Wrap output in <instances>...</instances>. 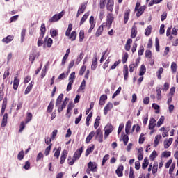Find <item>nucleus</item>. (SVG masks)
Listing matches in <instances>:
<instances>
[{
	"instance_id": "nucleus-1",
	"label": "nucleus",
	"mask_w": 178,
	"mask_h": 178,
	"mask_svg": "<svg viewBox=\"0 0 178 178\" xmlns=\"http://www.w3.org/2000/svg\"><path fill=\"white\" fill-rule=\"evenodd\" d=\"M81 154H83V147L78 149L74 152V156H73L74 159L72 160V161L69 162V165L70 166H72V165H74V163L76 162V161L80 159V157L81 156Z\"/></svg>"
},
{
	"instance_id": "nucleus-2",
	"label": "nucleus",
	"mask_w": 178,
	"mask_h": 178,
	"mask_svg": "<svg viewBox=\"0 0 178 178\" xmlns=\"http://www.w3.org/2000/svg\"><path fill=\"white\" fill-rule=\"evenodd\" d=\"M147 9V7L145 6H142L141 3H136V6H135V12H136V16L137 17H140L143 13H144V10Z\"/></svg>"
},
{
	"instance_id": "nucleus-3",
	"label": "nucleus",
	"mask_w": 178,
	"mask_h": 178,
	"mask_svg": "<svg viewBox=\"0 0 178 178\" xmlns=\"http://www.w3.org/2000/svg\"><path fill=\"white\" fill-rule=\"evenodd\" d=\"M40 35L38 41V47H41V45H42V40L44 38V35H45V31H47V29L45 28V24H42L40 27Z\"/></svg>"
},
{
	"instance_id": "nucleus-4",
	"label": "nucleus",
	"mask_w": 178,
	"mask_h": 178,
	"mask_svg": "<svg viewBox=\"0 0 178 178\" xmlns=\"http://www.w3.org/2000/svg\"><path fill=\"white\" fill-rule=\"evenodd\" d=\"M97 170H98L97 168V163L90 161L88 163V169L86 170L87 175H90L91 172H95Z\"/></svg>"
},
{
	"instance_id": "nucleus-5",
	"label": "nucleus",
	"mask_w": 178,
	"mask_h": 178,
	"mask_svg": "<svg viewBox=\"0 0 178 178\" xmlns=\"http://www.w3.org/2000/svg\"><path fill=\"white\" fill-rule=\"evenodd\" d=\"M112 131H113V126H112V124H108L105 126V128H104V139L105 140L108 138V136H109V134H111Z\"/></svg>"
},
{
	"instance_id": "nucleus-6",
	"label": "nucleus",
	"mask_w": 178,
	"mask_h": 178,
	"mask_svg": "<svg viewBox=\"0 0 178 178\" xmlns=\"http://www.w3.org/2000/svg\"><path fill=\"white\" fill-rule=\"evenodd\" d=\"M63 15H65L63 11L60 12L59 14L54 15L51 18L49 19V23H54V22H58V20H60V19H62L63 17Z\"/></svg>"
},
{
	"instance_id": "nucleus-7",
	"label": "nucleus",
	"mask_w": 178,
	"mask_h": 178,
	"mask_svg": "<svg viewBox=\"0 0 178 178\" xmlns=\"http://www.w3.org/2000/svg\"><path fill=\"white\" fill-rule=\"evenodd\" d=\"M113 14L108 13L107 15L106 23H104L107 27H111L112 26V23H113Z\"/></svg>"
},
{
	"instance_id": "nucleus-8",
	"label": "nucleus",
	"mask_w": 178,
	"mask_h": 178,
	"mask_svg": "<svg viewBox=\"0 0 178 178\" xmlns=\"http://www.w3.org/2000/svg\"><path fill=\"white\" fill-rule=\"evenodd\" d=\"M96 140H97V141L99 143H103L104 141V135L102 134V131H101V129H98L96 131V136H95Z\"/></svg>"
},
{
	"instance_id": "nucleus-9",
	"label": "nucleus",
	"mask_w": 178,
	"mask_h": 178,
	"mask_svg": "<svg viewBox=\"0 0 178 178\" xmlns=\"http://www.w3.org/2000/svg\"><path fill=\"white\" fill-rule=\"evenodd\" d=\"M86 8H87V3H82L78 10L76 17H79V16H80L81 13H84V10H86Z\"/></svg>"
},
{
	"instance_id": "nucleus-10",
	"label": "nucleus",
	"mask_w": 178,
	"mask_h": 178,
	"mask_svg": "<svg viewBox=\"0 0 178 178\" xmlns=\"http://www.w3.org/2000/svg\"><path fill=\"white\" fill-rule=\"evenodd\" d=\"M67 101H69V98L66 97L65 100L63 102L62 105L60 106H60H58V113H60V112H62V111H63V109L66 108V105H67Z\"/></svg>"
},
{
	"instance_id": "nucleus-11",
	"label": "nucleus",
	"mask_w": 178,
	"mask_h": 178,
	"mask_svg": "<svg viewBox=\"0 0 178 178\" xmlns=\"http://www.w3.org/2000/svg\"><path fill=\"white\" fill-rule=\"evenodd\" d=\"M106 26V24H105V23H103L97 30L95 35L96 37H99V35H101V34H102L103 31H104V28Z\"/></svg>"
},
{
	"instance_id": "nucleus-12",
	"label": "nucleus",
	"mask_w": 178,
	"mask_h": 178,
	"mask_svg": "<svg viewBox=\"0 0 178 178\" xmlns=\"http://www.w3.org/2000/svg\"><path fill=\"white\" fill-rule=\"evenodd\" d=\"M112 108H113V104L111 102H108L104 107V114L108 115V112H109V111H111Z\"/></svg>"
},
{
	"instance_id": "nucleus-13",
	"label": "nucleus",
	"mask_w": 178,
	"mask_h": 178,
	"mask_svg": "<svg viewBox=\"0 0 178 178\" xmlns=\"http://www.w3.org/2000/svg\"><path fill=\"white\" fill-rule=\"evenodd\" d=\"M155 126H156V120L154 118H150L149 124V129L154 130V129L155 128Z\"/></svg>"
},
{
	"instance_id": "nucleus-14",
	"label": "nucleus",
	"mask_w": 178,
	"mask_h": 178,
	"mask_svg": "<svg viewBox=\"0 0 178 178\" xmlns=\"http://www.w3.org/2000/svg\"><path fill=\"white\" fill-rule=\"evenodd\" d=\"M67 157V150H63L61 156H60V164L63 165L65 163V161H66V158Z\"/></svg>"
},
{
	"instance_id": "nucleus-15",
	"label": "nucleus",
	"mask_w": 178,
	"mask_h": 178,
	"mask_svg": "<svg viewBox=\"0 0 178 178\" xmlns=\"http://www.w3.org/2000/svg\"><path fill=\"white\" fill-rule=\"evenodd\" d=\"M19 83H20V80L17 76H15L13 80V90H17L18 88Z\"/></svg>"
},
{
	"instance_id": "nucleus-16",
	"label": "nucleus",
	"mask_w": 178,
	"mask_h": 178,
	"mask_svg": "<svg viewBox=\"0 0 178 178\" xmlns=\"http://www.w3.org/2000/svg\"><path fill=\"white\" fill-rule=\"evenodd\" d=\"M123 74L124 80H127L129 79V67L127 65H124L123 67Z\"/></svg>"
},
{
	"instance_id": "nucleus-17",
	"label": "nucleus",
	"mask_w": 178,
	"mask_h": 178,
	"mask_svg": "<svg viewBox=\"0 0 178 178\" xmlns=\"http://www.w3.org/2000/svg\"><path fill=\"white\" fill-rule=\"evenodd\" d=\"M172 143H173V138H170L168 140H165L164 141V148L168 149L172 145Z\"/></svg>"
},
{
	"instance_id": "nucleus-18",
	"label": "nucleus",
	"mask_w": 178,
	"mask_h": 178,
	"mask_svg": "<svg viewBox=\"0 0 178 178\" xmlns=\"http://www.w3.org/2000/svg\"><path fill=\"white\" fill-rule=\"evenodd\" d=\"M113 0H108L107 2L106 8L107 10H109V12L113 11Z\"/></svg>"
},
{
	"instance_id": "nucleus-19",
	"label": "nucleus",
	"mask_w": 178,
	"mask_h": 178,
	"mask_svg": "<svg viewBox=\"0 0 178 178\" xmlns=\"http://www.w3.org/2000/svg\"><path fill=\"white\" fill-rule=\"evenodd\" d=\"M143 158H144V150L143 147H140L138 150V161H143Z\"/></svg>"
},
{
	"instance_id": "nucleus-20",
	"label": "nucleus",
	"mask_w": 178,
	"mask_h": 178,
	"mask_svg": "<svg viewBox=\"0 0 178 178\" xmlns=\"http://www.w3.org/2000/svg\"><path fill=\"white\" fill-rule=\"evenodd\" d=\"M115 173L118 177H122L123 176V165H120L116 170Z\"/></svg>"
},
{
	"instance_id": "nucleus-21",
	"label": "nucleus",
	"mask_w": 178,
	"mask_h": 178,
	"mask_svg": "<svg viewBox=\"0 0 178 178\" xmlns=\"http://www.w3.org/2000/svg\"><path fill=\"white\" fill-rule=\"evenodd\" d=\"M94 136H95V132H94V131H91L86 139V144H88V143H90L92 140Z\"/></svg>"
},
{
	"instance_id": "nucleus-22",
	"label": "nucleus",
	"mask_w": 178,
	"mask_h": 178,
	"mask_svg": "<svg viewBox=\"0 0 178 178\" xmlns=\"http://www.w3.org/2000/svg\"><path fill=\"white\" fill-rule=\"evenodd\" d=\"M6 124H8V113H6L2 119L1 127H5Z\"/></svg>"
},
{
	"instance_id": "nucleus-23",
	"label": "nucleus",
	"mask_w": 178,
	"mask_h": 178,
	"mask_svg": "<svg viewBox=\"0 0 178 178\" xmlns=\"http://www.w3.org/2000/svg\"><path fill=\"white\" fill-rule=\"evenodd\" d=\"M129 16H130V9L127 10L124 13V24H126V23H127V22H129Z\"/></svg>"
},
{
	"instance_id": "nucleus-24",
	"label": "nucleus",
	"mask_w": 178,
	"mask_h": 178,
	"mask_svg": "<svg viewBox=\"0 0 178 178\" xmlns=\"http://www.w3.org/2000/svg\"><path fill=\"white\" fill-rule=\"evenodd\" d=\"M13 35H8L6 38H4L2 40V42H4L5 44H9V42H10V41H13Z\"/></svg>"
},
{
	"instance_id": "nucleus-25",
	"label": "nucleus",
	"mask_w": 178,
	"mask_h": 178,
	"mask_svg": "<svg viewBox=\"0 0 178 178\" xmlns=\"http://www.w3.org/2000/svg\"><path fill=\"white\" fill-rule=\"evenodd\" d=\"M98 59H97V57H95L92 60V65H91V69L92 70H95L97 69V66H98Z\"/></svg>"
},
{
	"instance_id": "nucleus-26",
	"label": "nucleus",
	"mask_w": 178,
	"mask_h": 178,
	"mask_svg": "<svg viewBox=\"0 0 178 178\" xmlns=\"http://www.w3.org/2000/svg\"><path fill=\"white\" fill-rule=\"evenodd\" d=\"M130 129H131V122L127 121L125 127V133L127 134H130Z\"/></svg>"
},
{
	"instance_id": "nucleus-27",
	"label": "nucleus",
	"mask_w": 178,
	"mask_h": 178,
	"mask_svg": "<svg viewBox=\"0 0 178 178\" xmlns=\"http://www.w3.org/2000/svg\"><path fill=\"white\" fill-rule=\"evenodd\" d=\"M137 66H138V63L136 61V63H133L129 65V72L130 73H133L135 69H137Z\"/></svg>"
},
{
	"instance_id": "nucleus-28",
	"label": "nucleus",
	"mask_w": 178,
	"mask_h": 178,
	"mask_svg": "<svg viewBox=\"0 0 178 178\" xmlns=\"http://www.w3.org/2000/svg\"><path fill=\"white\" fill-rule=\"evenodd\" d=\"M162 138V136L156 135L154 138V147H158V144H159V140Z\"/></svg>"
},
{
	"instance_id": "nucleus-29",
	"label": "nucleus",
	"mask_w": 178,
	"mask_h": 178,
	"mask_svg": "<svg viewBox=\"0 0 178 178\" xmlns=\"http://www.w3.org/2000/svg\"><path fill=\"white\" fill-rule=\"evenodd\" d=\"M100 120H101V116L98 115L96 118L95 121V124H94L95 129H98V127H99V123H101Z\"/></svg>"
},
{
	"instance_id": "nucleus-30",
	"label": "nucleus",
	"mask_w": 178,
	"mask_h": 178,
	"mask_svg": "<svg viewBox=\"0 0 178 178\" xmlns=\"http://www.w3.org/2000/svg\"><path fill=\"white\" fill-rule=\"evenodd\" d=\"M136 35H137V27L134 26L131 29V38H136Z\"/></svg>"
},
{
	"instance_id": "nucleus-31",
	"label": "nucleus",
	"mask_w": 178,
	"mask_h": 178,
	"mask_svg": "<svg viewBox=\"0 0 178 178\" xmlns=\"http://www.w3.org/2000/svg\"><path fill=\"white\" fill-rule=\"evenodd\" d=\"M145 72H147V68L145 67V65H144V64H143L140 66L139 76H144V74H145Z\"/></svg>"
},
{
	"instance_id": "nucleus-32",
	"label": "nucleus",
	"mask_w": 178,
	"mask_h": 178,
	"mask_svg": "<svg viewBox=\"0 0 178 178\" xmlns=\"http://www.w3.org/2000/svg\"><path fill=\"white\" fill-rule=\"evenodd\" d=\"M62 99H63V94H60L56 99V106H59L62 104Z\"/></svg>"
},
{
	"instance_id": "nucleus-33",
	"label": "nucleus",
	"mask_w": 178,
	"mask_h": 178,
	"mask_svg": "<svg viewBox=\"0 0 178 178\" xmlns=\"http://www.w3.org/2000/svg\"><path fill=\"white\" fill-rule=\"evenodd\" d=\"M54 110V101L51 100L48 107H47V112L48 113H51L52 112V111Z\"/></svg>"
},
{
	"instance_id": "nucleus-34",
	"label": "nucleus",
	"mask_w": 178,
	"mask_h": 178,
	"mask_svg": "<svg viewBox=\"0 0 178 178\" xmlns=\"http://www.w3.org/2000/svg\"><path fill=\"white\" fill-rule=\"evenodd\" d=\"M88 16H90V13H86L84 14V15L82 17L81 22H80V26H81L82 24H84V22H86V20H87V18L88 17Z\"/></svg>"
},
{
	"instance_id": "nucleus-35",
	"label": "nucleus",
	"mask_w": 178,
	"mask_h": 178,
	"mask_svg": "<svg viewBox=\"0 0 178 178\" xmlns=\"http://www.w3.org/2000/svg\"><path fill=\"white\" fill-rule=\"evenodd\" d=\"M165 122V116H161L159 121L157 122L156 126L158 127H161V126H162V124H163V122Z\"/></svg>"
},
{
	"instance_id": "nucleus-36",
	"label": "nucleus",
	"mask_w": 178,
	"mask_h": 178,
	"mask_svg": "<svg viewBox=\"0 0 178 178\" xmlns=\"http://www.w3.org/2000/svg\"><path fill=\"white\" fill-rule=\"evenodd\" d=\"M152 30V26L151 25L148 26L145 29V35L148 37L151 35V31Z\"/></svg>"
},
{
	"instance_id": "nucleus-37",
	"label": "nucleus",
	"mask_w": 178,
	"mask_h": 178,
	"mask_svg": "<svg viewBox=\"0 0 178 178\" xmlns=\"http://www.w3.org/2000/svg\"><path fill=\"white\" fill-rule=\"evenodd\" d=\"M69 37L71 41H74L76 40V38L77 37V33H76V31H72Z\"/></svg>"
},
{
	"instance_id": "nucleus-38",
	"label": "nucleus",
	"mask_w": 178,
	"mask_h": 178,
	"mask_svg": "<svg viewBox=\"0 0 178 178\" xmlns=\"http://www.w3.org/2000/svg\"><path fill=\"white\" fill-rule=\"evenodd\" d=\"M149 164V162H148V159L145 158L144 161L142 164V169H147Z\"/></svg>"
},
{
	"instance_id": "nucleus-39",
	"label": "nucleus",
	"mask_w": 178,
	"mask_h": 178,
	"mask_svg": "<svg viewBox=\"0 0 178 178\" xmlns=\"http://www.w3.org/2000/svg\"><path fill=\"white\" fill-rule=\"evenodd\" d=\"M171 70L172 73H176V72H177V65H176V63L175 62L172 63Z\"/></svg>"
},
{
	"instance_id": "nucleus-40",
	"label": "nucleus",
	"mask_w": 178,
	"mask_h": 178,
	"mask_svg": "<svg viewBox=\"0 0 178 178\" xmlns=\"http://www.w3.org/2000/svg\"><path fill=\"white\" fill-rule=\"evenodd\" d=\"M93 151H94V145L86 149V153H85V156H88V155H90V154H91Z\"/></svg>"
},
{
	"instance_id": "nucleus-41",
	"label": "nucleus",
	"mask_w": 178,
	"mask_h": 178,
	"mask_svg": "<svg viewBox=\"0 0 178 178\" xmlns=\"http://www.w3.org/2000/svg\"><path fill=\"white\" fill-rule=\"evenodd\" d=\"M32 119H33V114H31V113H27L26 119L25 120L26 124H27V123H29V122H30Z\"/></svg>"
},
{
	"instance_id": "nucleus-42",
	"label": "nucleus",
	"mask_w": 178,
	"mask_h": 178,
	"mask_svg": "<svg viewBox=\"0 0 178 178\" xmlns=\"http://www.w3.org/2000/svg\"><path fill=\"white\" fill-rule=\"evenodd\" d=\"M73 104H69L68 106H67V116L68 118H70V114H69L70 112H71L72 109H73Z\"/></svg>"
},
{
	"instance_id": "nucleus-43",
	"label": "nucleus",
	"mask_w": 178,
	"mask_h": 178,
	"mask_svg": "<svg viewBox=\"0 0 178 178\" xmlns=\"http://www.w3.org/2000/svg\"><path fill=\"white\" fill-rule=\"evenodd\" d=\"M60 151H62V147H59L54 153V156L57 158V159H59V156L60 155Z\"/></svg>"
},
{
	"instance_id": "nucleus-44",
	"label": "nucleus",
	"mask_w": 178,
	"mask_h": 178,
	"mask_svg": "<svg viewBox=\"0 0 178 178\" xmlns=\"http://www.w3.org/2000/svg\"><path fill=\"white\" fill-rule=\"evenodd\" d=\"M83 40H84V31L81 30L79 32V42H83Z\"/></svg>"
},
{
	"instance_id": "nucleus-45",
	"label": "nucleus",
	"mask_w": 178,
	"mask_h": 178,
	"mask_svg": "<svg viewBox=\"0 0 178 178\" xmlns=\"http://www.w3.org/2000/svg\"><path fill=\"white\" fill-rule=\"evenodd\" d=\"M162 73H163V68L161 67L159 69L158 72H157V78L159 79V80H161V74Z\"/></svg>"
},
{
	"instance_id": "nucleus-46",
	"label": "nucleus",
	"mask_w": 178,
	"mask_h": 178,
	"mask_svg": "<svg viewBox=\"0 0 178 178\" xmlns=\"http://www.w3.org/2000/svg\"><path fill=\"white\" fill-rule=\"evenodd\" d=\"M120 91H122V87L120 86L113 95L112 98H115L117 95H119V94H120Z\"/></svg>"
},
{
	"instance_id": "nucleus-47",
	"label": "nucleus",
	"mask_w": 178,
	"mask_h": 178,
	"mask_svg": "<svg viewBox=\"0 0 178 178\" xmlns=\"http://www.w3.org/2000/svg\"><path fill=\"white\" fill-rule=\"evenodd\" d=\"M25 127H26V122L24 123V121H22L19 126V133H22V131H23V130H24Z\"/></svg>"
},
{
	"instance_id": "nucleus-48",
	"label": "nucleus",
	"mask_w": 178,
	"mask_h": 178,
	"mask_svg": "<svg viewBox=\"0 0 178 178\" xmlns=\"http://www.w3.org/2000/svg\"><path fill=\"white\" fill-rule=\"evenodd\" d=\"M74 79H76V72H74L71 73V74L70 75L69 81H73V83H74Z\"/></svg>"
},
{
	"instance_id": "nucleus-49",
	"label": "nucleus",
	"mask_w": 178,
	"mask_h": 178,
	"mask_svg": "<svg viewBox=\"0 0 178 178\" xmlns=\"http://www.w3.org/2000/svg\"><path fill=\"white\" fill-rule=\"evenodd\" d=\"M24 158V152L22 150L17 155V159L19 161H22Z\"/></svg>"
},
{
	"instance_id": "nucleus-50",
	"label": "nucleus",
	"mask_w": 178,
	"mask_h": 178,
	"mask_svg": "<svg viewBox=\"0 0 178 178\" xmlns=\"http://www.w3.org/2000/svg\"><path fill=\"white\" fill-rule=\"evenodd\" d=\"M122 141L124 143V145H127V143H129V136L127 135H124Z\"/></svg>"
},
{
	"instance_id": "nucleus-51",
	"label": "nucleus",
	"mask_w": 178,
	"mask_h": 178,
	"mask_svg": "<svg viewBox=\"0 0 178 178\" xmlns=\"http://www.w3.org/2000/svg\"><path fill=\"white\" fill-rule=\"evenodd\" d=\"M163 0H151L149 6H152L154 5V3H160V2H162Z\"/></svg>"
},
{
	"instance_id": "nucleus-52",
	"label": "nucleus",
	"mask_w": 178,
	"mask_h": 178,
	"mask_svg": "<svg viewBox=\"0 0 178 178\" xmlns=\"http://www.w3.org/2000/svg\"><path fill=\"white\" fill-rule=\"evenodd\" d=\"M108 159H109V154H106L103 158L102 166H104V165H105V163H106V161H108Z\"/></svg>"
},
{
	"instance_id": "nucleus-53",
	"label": "nucleus",
	"mask_w": 178,
	"mask_h": 178,
	"mask_svg": "<svg viewBox=\"0 0 178 178\" xmlns=\"http://www.w3.org/2000/svg\"><path fill=\"white\" fill-rule=\"evenodd\" d=\"M155 45H156V51L157 52H159V39H158V38H156L155 39Z\"/></svg>"
},
{
	"instance_id": "nucleus-54",
	"label": "nucleus",
	"mask_w": 178,
	"mask_h": 178,
	"mask_svg": "<svg viewBox=\"0 0 178 178\" xmlns=\"http://www.w3.org/2000/svg\"><path fill=\"white\" fill-rule=\"evenodd\" d=\"M145 55L146 58L151 59V58L152 56V53L150 51V50H146Z\"/></svg>"
},
{
	"instance_id": "nucleus-55",
	"label": "nucleus",
	"mask_w": 178,
	"mask_h": 178,
	"mask_svg": "<svg viewBox=\"0 0 178 178\" xmlns=\"http://www.w3.org/2000/svg\"><path fill=\"white\" fill-rule=\"evenodd\" d=\"M86 65H83L79 70V76H83L84 74V72H86Z\"/></svg>"
},
{
	"instance_id": "nucleus-56",
	"label": "nucleus",
	"mask_w": 178,
	"mask_h": 178,
	"mask_svg": "<svg viewBox=\"0 0 178 178\" xmlns=\"http://www.w3.org/2000/svg\"><path fill=\"white\" fill-rule=\"evenodd\" d=\"M24 37H26V29H23L21 32V42L24 41Z\"/></svg>"
},
{
	"instance_id": "nucleus-57",
	"label": "nucleus",
	"mask_w": 178,
	"mask_h": 178,
	"mask_svg": "<svg viewBox=\"0 0 178 178\" xmlns=\"http://www.w3.org/2000/svg\"><path fill=\"white\" fill-rule=\"evenodd\" d=\"M50 34H51V37H56L58 35V31H56L55 29H51Z\"/></svg>"
},
{
	"instance_id": "nucleus-58",
	"label": "nucleus",
	"mask_w": 178,
	"mask_h": 178,
	"mask_svg": "<svg viewBox=\"0 0 178 178\" xmlns=\"http://www.w3.org/2000/svg\"><path fill=\"white\" fill-rule=\"evenodd\" d=\"M52 147V144H50L45 149L44 154L46 156L49 155V152L51 151V147Z\"/></svg>"
},
{
	"instance_id": "nucleus-59",
	"label": "nucleus",
	"mask_w": 178,
	"mask_h": 178,
	"mask_svg": "<svg viewBox=\"0 0 178 178\" xmlns=\"http://www.w3.org/2000/svg\"><path fill=\"white\" fill-rule=\"evenodd\" d=\"M145 141V137H144V134H141L139 138V144H143Z\"/></svg>"
},
{
	"instance_id": "nucleus-60",
	"label": "nucleus",
	"mask_w": 178,
	"mask_h": 178,
	"mask_svg": "<svg viewBox=\"0 0 178 178\" xmlns=\"http://www.w3.org/2000/svg\"><path fill=\"white\" fill-rule=\"evenodd\" d=\"M152 108H154V109L156 110V113H159V108H160V107H159V105H158V104L154 103V104H152Z\"/></svg>"
},
{
	"instance_id": "nucleus-61",
	"label": "nucleus",
	"mask_w": 178,
	"mask_h": 178,
	"mask_svg": "<svg viewBox=\"0 0 178 178\" xmlns=\"http://www.w3.org/2000/svg\"><path fill=\"white\" fill-rule=\"evenodd\" d=\"M162 91H161V88L156 89L157 93V99H161L162 98V95H161Z\"/></svg>"
},
{
	"instance_id": "nucleus-62",
	"label": "nucleus",
	"mask_w": 178,
	"mask_h": 178,
	"mask_svg": "<svg viewBox=\"0 0 178 178\" xmlns=\"http://www.w3.org/2000/svg\"><path fill=\"white\" fill-rule=\"evenodd\" d=\"M159 33L161 35L165 34V24H161L160 26Z\"/></svg>"
},
{
	"instance_id": "nucleus-63",
	"label": "nucleus",
	"mask_w": 178,
	"mask_h": 178,
	"mask_svg": "<svg viewBox=\"0 0 178 178\" xmlns=\"http://www.w3.org/2000/svg\"><path fill=\"white\" fill-rule=\"evenodd\" d=\"M73 81H70L67 86V91H70L72 90V86H73Z\"/></svg>"
},
{
	"instance_id": "nucleus-64",
	"label": "nucleus",
	"mask_w": 178,
	"mask_h": 178,
	"mask_svg": "<svg viewBox=\"0 0 178 178\" xmlns=\"http://www.w3.org/2000/svg\"><path fill=\"white\" fill-rule=\"evenodd\" d=\"M84 88H86V80L82 81L79 90H84Z\"/></svg>"
}]
</instances>
